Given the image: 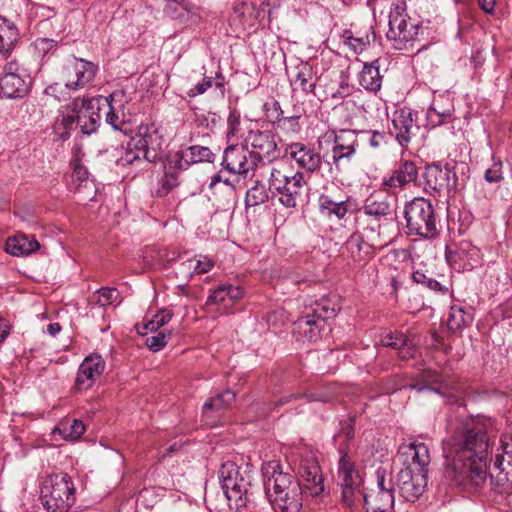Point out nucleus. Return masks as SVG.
Returning <instances> with one entry per match:
<instances>
[{
	"label": "nucleus",
	"mask_w": 512,
	"mask_h": 512,
	"mask_svg": "<svg viewBox=\"0 0 512 512\" xmlns=\"http://www.w3.org/2000/svg\"><path fill=\"white\" fill-rule=\"evenodd\" d=\"M446 476L462 491L480 494L488 477L490 443L486 420L466 416L456 420L444 441Z\"/></svg>",
	"instance_id": "f257e3e1"
},
{
	"label": "nucleus",
	"mask_w": 512,
	"mask_h": 512,
	"mask_svg": "<svg viewBox=\"0 0 512 512\" xmlns=\"http://www.w3.org/2000/svg\"><path fill=\"white\" fill-rule=\"evenodd\" d=\"M279 467L277 462L268 464L264 475L269 468L272 469V474L264 481L265 492L275 512H300L304 492L301 484L291 474L278 471Z\"/></svg>",
	"instance_id": "f03ea898"
},
{
	"label": "nucleus",
	"mask_w": 512,
	"mask_h": 512,
	"mask_svg": "<svg viewBox=\"0 0 512 512\" xmlns=\"http://www.w3.org/2000/svg\"><path fill=\"white\" fill-rule=\"evenodd\" d=\"M252 468L250 464L241 467L233 461H226L221 465L218 478L230 508L239 511L252 501Z\"/></svg>",
	"instance_id": "7ed1b4c3"
},
{
	"label": "nucleus",
	"mask_w": 512,
	"mask_h": 512,
	"mask_svg": "<svg viewBox=\"0 0 512 512\" xmlns=\"http://www.w3.org/2000/svg\"><path fill=\"white\" fill-rule=\"evenodd\" d=\"M405 229L408 236L432 239L439 234V214L429 199L415 197L404 206Z\"/></svg>",
	"instance_id": "20e7f679"
},
{
	"label": "nucleus",
	"mask_w": 512,
	"mask_h": 512,
	"mask_svg": "<svg viewBox=\"0 0 512 512\" xmlns=\"http://www.w3.org/2000/svg\"><path fill=\"white\" fill-rule=\"evenodd\" d=\"M270 193L285 208H296L304 201L306 181L304 173L285 167H272L268 178Z\"/></svg>",
	"instance_id": "39448f33"
},
{
	"label": "nucleus",
	"mask_w": 512,
	"mask_h": 512,
	"mask_svg": "<svg viewBox=\"0 0 512 512\" xmlns=\"http://www.w3.org/2000/svg\"><path fill=\"white\" fill-rule=\"evenodd\" d=\"M420 26L411 21L407 14L404 0H396L391 4L389 12V29L386 37L397 50H410L417 40Z\"/></svg>",
	"instance_id": "423d86ee"
},
{
	"label": "nucleus",
	"mask_w": 512,
	"mask_h": 512,
	"mask_svg": "<svg viewBox=\"0 0 512 512\" xmlns=\"http://www.w3.org/2000/svg\"><path fill=\"white\" fill-rule=\"evenodd\" d=\"M41 501L47 512L67 511L75 503V486L69 474L50 475L41 488Z\"/></svg>",
	"instance_id": "0eeeda50"
},
{
	"label": "nucleus",
	"mask_w": 512,
	"mask_h": 512,
	"mask_svg": "<svg viewBox=\"0 0 512 512\" xmlns=\"http://www.w3.org/2000/svg\"><path fill=\"white\" fill-rule=\"evenodd\" d=\"M326 136L333 139V146L330 153H324L323 162L329 173L338 174L355 156L359 134L352 130H341L338 134L332 131Z\"/></svg>",
	"instance_id": "6e6552de"
},
{
	"label": "nucleus",
	"mask_w": 512,
	"mask_h": 512,
	"mask_svg": "<svg viewBox=\"0 0 512 512\" xmlns=\"http://www.w3.org/2000/svg\"><path fill=\"white\" fill-rule=\"evenodd\" d=\"M98 64L84 58L74 57L63 66L64 89L78 91L89 87L98 73Z\"/></svg>",
	"instance_id": "1a4fd4ad"
},
{
	"label": "nucleus",
	"mask_w": 512,
	"mask_h": 512,
	"mask_svg": "<svg viewBox=\"0 0 512 512\" xmlns=\"http://www.w3.org/2000/svg\"><path fill=\"white\" fill-rule=\"evenodd\" d=\"M421 380L424 384H411L410 388L417 392L430 390L446 397L449 403H460V398L457 395L459 382L454 377L436 370L426 369L421 374Z\"/></svg>",
	"instance_id": "9d476101"
},
{
	"label": "nucleus",
	"mask_w": 512,
	"mask_h": 512,
	"mask_svg": "<svg viewBox=\"0 0 512 512\" xmlns=\"http://www.w3.org/2000/svg\"><path fill=\"white\" fill-rule=\"evenodd\" d=\"M298 483L304 493L319 496L324 492V479L316 456L312 452H305L300 456L297 466Z\"/></svg>",
	"instance_id": "9b49d317"
},
{
	"label": "nucleus",
	"mask_w": 512,
	"mask_h": 512,
	"mask_svg": "<svg viewBox=\"0 0 512 512\" xmlns=\"http://www.w3.org/2000/svg\"><path fill=\"white\" fill-rule=\"evenodd\" d=\"M163 143L161 129L154 122L139 125L136 135L132 137V145L142 150L143 159L149 163L160 159Z\"/></svg>",
	"instance_id": "f8f14e48"
},
{
	"label": "nucleus",
	"mask_w": 512,
	"mask_h": 512,
	"mask_svg": "<svg viewBox=\"0 0 512 512\" xmlns=\"http://www.w3.org/2000/svg\"><path fill=\"white\" fill-rule=\"evenodd\" d=\"M417 118V111L409 107L397 108L392 112L389 135L393 136L401 147L407 148L412 138L419 132Z\"/></svg>",
	"instance_id": "ddd939ff"
},
{
	"label": "nucleus",
	"mask_w": 512,
	"mask_h": 512,
	"mask_svg": "<svg viewBox=\"0 0 512 512\" xmlns=\"http://www.w3.org/2000/svg\"><path fill=\"white\" fill-rule=\"evenodd\" d=\"M19 63L13 58L4 65L0 75V99H22L30 92V80L18 74Z\"/></svg>",
	"instance_id": "4468645a"
},
{
	"label": "nucleus",
	"mask_w": 512,
	"mask_h": 512,
	"mask_svg": "<svg viewBox=\"0 0 512 512\" xmlns=\"http://www.w3.org/2000/svg\"><path fill=\"white\" fill-rule=\"evenodd\" d=\"M359 212L357 221L360 224H366L364 229L372 233L379 232L382 224L392 219V207L384 198L368 197Z\"/></svg>",
	"instance_id": "2eb2a0df"
},
{
	"label": "nucleus",
	"mask_w": 512,
	"mask_h": 512,
	"mask_svg": "<svg viewBox=\"0 0 512 512\" xmlns=\"http://www.w3.org/2000/svg\"><path fill=\"white\" fill-rule=\"evenodd\" d=\"M221 165L231 174L246 177L257 168V158L244 145H229L223 153Z\"/></svg>",
	"instance_id": "dca6fc26"
},
{
	"label": "nucleus",
	"mask_w": 512,
	"mask_h": 512,
	"mask_svg": "<svg viewBox=\"0 0 512 512\" xmlns=\"http://www.w3.org/2000/svg\"><path fill=\"white\" fill-rule=\"evenodd\" d=\"M424 190L426 192H447L457 189V176L454 168L446 164L443 168L432 164L425 168L423 173Z\"/></svg>",
	"instance_id": "f3484780"
},
{
	"label": "nucleus",
	"mask_w": 512,
	"mask_h": 512,
	"mask_svg": "<svg viewBox=\"0 0 512 512\" xmlns=\"http://www.w3.org/2000/svg\"><path fill=\"white\" fill-rule=\"evenodd\" d=\"M319 212L329 220L342 221L355 211L354 202L345 195L325 190L318 198Z\"/></svg>",
	"instance_id": "a211bd4d"
},
{
	"label": "nucleus",
	"mask_w": 512,
	"mask_h": 512,
	"mask_svg": "<svg viewBox=\"0 0 512 512\" xmlns=\"http://www.w3.org/2000/svg\"><path fill=\"white\" fill-rule=\"evenodd\" d=\"M190 166H192V164L190 163L184 148L169 155L164 165V175L160 180V188L157 192L158 195L165 196L173 188L177 187L180 183V174Z\"/></svg>",
	"instance_id": "6ab92c4d"
},
{
	"label": "nucleus",
	"mask_w": 512,
	"mask_h": 512,
	"mask_svg": "<svg viewBox=\"0 0 512 512\" xmlns=\"http://www.w3.org/2000/svg\"><path fill=\"white\" fill-rule=\"evenodd\" d=\"M399 459L403 464L402 469L414 470L420 474L428 475V466L431 461L429 448L420 442L402 444L399 447Z\"/></svg>",
	"instance_id": "aec40b11"
},
{
	"label": "nucleus",
	"mask_w": 512,
	"mask_h": 512,
	"mask_svg": "<svg viewBox=\"0 0 512 512\" xmlns=\"http://www.w3.org/2000/svg\"><path fill=\"white\" fill-rule=\"evenodd\" d=\"M105 367L106 363L101 355L93 353L86 356L78 368L74 390L81 392L92 388L103 374Z\"/></svg>",
	"instance_id": "412c9836"
},
{
	"label": "nucleus",
	"mask_w": 512,
	"mask_h": 512,
	"mask_svg": "<svg viewBox=\"0 0 512 512\" xmlns=\"http://www.w3.org/2000/svg\"><path fill=\"white\" fill-rule=\"evenodd\" d=\"M479 249L470 241H460L456 245L447 246V261L459 270H472L479 260Z\"/></svg>",
	"instance_id": "4be33fe9"
},
{
	"label": "nucleus",
	"mask_w": 512,
	"mask_h": 512,
	"mask_svg": "<svg viewBox=\"0 0 512 512\" xmlns=\"http://www.w3.org/2000/svg\"><path fill=\"white\" fill-rule=\"evenodd\" d=\"M246 142L251 145L253 149L251 152L257 158V162L260 159L271 162L280 155L275 136L271 131L250 130L246 137Z\"/></svg>",
	"instance_id": "5701e85b"
},
{
	"label": "nucleus",
	"mask_w": 512,
	"mask_h": 512,
	"mask_svg": "<svg viewBox=\"0 0 512 512\" xmlns=\"http://www.w3.org/2000/svg\"><path fill=\"white\" fill-rule=\"evenodd\" d=\"M286 156L291 158L298 168L308 173L319 170L322 166L323 156L315 149L302 142H293L286 147Z\"/></svg>",
	"instance_id": "b1692460"
},
{
	"label": "nucleus",
	"mask_w": 512,
	"mask_h": 512,
	"mask_svg": "<svg viewBox=\"0 0 512 512\" xmlns=\"http://www.w3.org/2000/svg\"><path fill=\"white\" fill-rule=\"evenodd\" d=\"M397 481L401 496L408 502H415L425 491L428 475L414 472V470L401 469Z\"/></svg>",
	"instance_id": "393cba45"
},
{
	"label": "nucleus",
	"mask_w": 512,
	"mask_h": 512,
	"mask_svg": "<svg viewBox=\"0 0 512 512\" xmlns=\"http://www.w3.org/2000/svg\"><path fill=\"white\" fill-rule=\"evenodd\" d=\"M418 176L416 164L410 160H403L385 176L382 180L384 190L394 192L397 189H404L407 185L414 182Z\"/></svg>",
	"instance_id": "a878e982"
},
{
	"label": "nucleus",
	"mask_w": 512,
	"mask_h": 512,
	"mask_svg": "<svg viewBox=\"0 0 512 512\" xmlns=\"http://www.w3.org/2000/svg\"><path fill=\"white\" fill-rule=\"evenodd\" d=\"M244 295V290L240 286L231 284L220 285L215 288L206 300V305H215L220 314H230L232 307Z\"/></svg>",
	"instance_id": "bb28decb"
},
{
	"label": "nucleus",
	"mask_w": 512,
	"mask_h": 512,
	"mask_svg": "<svg viewBox=\"0 0 512 512\" xmlns=\"http://www.w3.org/2000/svg\"><path fill=\"white\" fill-rule=\"evenodd\" d=\"M164 12L186 26L198 25L202 19L200 7L187 0H166Z\"/></svg>",
	"instance_id": "cd10ccee"
},
{
	"label": "nucleus",
	"mask_w": 512,
	"mask_h": 512,
	"mask_svg": "<svg viewBox=\"0 0 512 512\" xmlns=\"http://www.w3.org/2000/svg\"><path fill=\"white\" fill-rule=\"evenodd\" d=\"M91 102L86 97L73 99L67 113H62L53 124V132L58 140L66 141L71 136V131L77 126V110L80 106Z\"/></svg>",
	"instance_id": "c85d7f7f"
},
{
	"label": "nucleus",
	"mask_w": 512,
	"mask_h": 512,
	"mask_svg": "<svg viewBox=\"0 0 512 512\" xmlns=\"http://www.w3.org/2000/svg\"><path fill=\"white\" fill-rule=\"evenodd\" d=\"M20 31L10 19L0 15V59L8 61L20 44Z\"/></svg>",
	"instance_id": "c756f323"
},
{
	"label": "nucleus",
	"mask_w": 512,
	"mask_h": 512,
	"mask_svg": "<svg viewBox=\"0 0 512 512\" xmlns=\"http://www.w3.org/2000/svg\"><path fill=\"white\" fill-rule=\"evenodd\" d=\"M89 105L85 103L84 106H80L77 110V126L83 134L90 135L94 133L100 125V101L101 98H86Z\"/></svg>",
	"instance_id": "7c9ffc66"
},
{
	"label": "nucleus",
	"mask_w": 512,
	"mask_h": 512,
	"mask_svg": "<svg viewBox=\"0 0 512 512\" xmlns=\"http://www.w3.org/2000/svg\"><path fill=\"white\" fill-rule=\"evenodd\" d=\"M295 77L291 81L293 92L301 91L305 95L315 96L319 77L317 68L309 62H301L295 67Z\"/></svg>",
	"instance_id": "2f4dec72"
},
{
	"label": "nucleus",
	"mask_w": 512,
	"mask_h": 512,
	"mask_svg": "<svg viewBox=\"0 0 512 512\" xmlns=\"http://www.w3.org/2000/svg\"><path fill=\"white\" fill-rule=\"evenodd\" d=\"M427 125L434 128L454 119V105L449 99L434 100L426 113Z\"/></svg>",
	"instance_id": "473e14b6"
},
{
	"label": "nucleus",
	"mask_w": 512,
	"mask_h": 512,
	"mask_svg": "<svg viewBox=\"0 0 512 512\" xmlns=\"http://www.w3.org/2000/svg\"><path fill=\"white\" fill-rule=\"evenodd\" d=\"M40 248V244L33 235L18 233L9 237L5 243V251L16 257L28 256L35 253Z\"/></svg>",
	"instance_id": "72a5a7b5"
},
{
	"label": "nucleus",
	"mask_w": 512,
	"mask_h": 512,
	"mask_svg": "<svg viewBox=\"0 0 512 512\" xmlns=\"http://www.w3.org/2000/svg\"><path fill=\"white\" fill-rule=\"evenodd\" d=\"M229 23L236 31H246L257 25V12L247 3H240L233 7Z\"/></svg>",
	"instance_id": "f704fd0d"
},
{
	"label": "nucleus",
	"mask_w": 512,
	"mask_h": 512,
	"mask_svg": "<svg viewBox=\"0 0 512 512\" xmlns=\"http://www.w3.org/2000/svg\"><path fill=\"white\" fill-rule=\"evenodd\" d=\"M340 458L338 461V479L341 485L363 483L355 462L347 451V446L339 447Z\"/></svg>",
	"instance_id": "c9c22d12"
},
{
	"label": "nucleus",
	"mask_w": 512,
	"mask_h": 512,
	"mask_svg": "<svg viewBox=\"0 0 512 512\" xmlns=\"http://www.w3.org/2000/svg\"><path fill=\"white\" fill-rule=\"evenodd\" d=\"M105 154L112 158L117 166L122 167L140 162L143 159L142 150L132 145V138L126 145L106 149Z\"/></svg>",
	"instance_id": "e433bc0d"
},
{
	"label": "nucleus",
	"mask_w": 512,
	"mask_h": 512,
	"mask_svg": "<svg viewBox=\"0 0 512 512\" xmlns=\"http://www.w3.org/2000/svg\"><path fill=\"white\" fill-rule=\"evenodd\" d=\"M394 502V494L371 491L364 494L366 512H393Z\"/></svg>",
	"instance_id": "4c0bfd02"
},
{
	"label": "nucleus",
	"mask_w": 512,
	"mask_h": 512,
	"mask_svg": "<svg viewBox=\"0 0 512 512\" xmlns=\"http://www.w3.org/2000/svg\"><path fill=\"white\" fill-rule=\"evenodd\" d=\"M379 61L364 63L362 70L358 75L359 84L366 90L376 92L381 88L382 76L379 70Z\"/></svg>",
	"instance_id": "58836bf2"
},
{
	"label": "nucleus",
	"mask_w": 512,
	"mask_h": 512,
	"mask_svg": "<svg viewBox=\"0 0 512 512\" xmlns=\"http://www.w3.org/2000/svg\"><path fill=\"white\" fill-rule=\"evenodd\" d=\"M297 325L310 342H316L321 337L325 321L312 313L299 318Z\"/></svg>",
	"instance_id": "ea45409f"
},
{
	"label": "nucleus",
	"mask_w": 512,
	"mask_h": 512,
	"mask_svg": "<svg viewBox=\"0 0 512 512\" xmlns=\"http://www.w3.org/2000/svg\"><path fill=\"white\" fill-rule=\"evenodd\" d=\"M341 310L340 297L338 295H328L322 297L315 303L313 314L323 319L333 318Z\"/></svg>",
	"instance_id": "a19ab883"
},
{
	"label": "nucleus",
	"mask_w": 512,
	"mask_h": 512,
	"mask_svg": "<svg viewBox=\"0 0 512 512\" xmlns=\"http://www.w3.org/2000/svg\"><path fill=\"white\" fill-rule=\"evenodd\" d=\"M473 319V314L470 311L465 310L462 306L452 305L447 319V327L452 332L460 331L469 326Z\"/></svg>",
	"instance_id": "79ce46f5"
},
{
	"label": "nucleus",
	"mask_w": 512,
	"mask_h": 512,
	"mask_svg": "<svg viewBox=\"0 0 512 512\" xmlns=\"http://www.w3.org/2000/svg\"><path fill=\"white\" fill-rule=\"evenodd\" d=\"M235 401V393L225 390L211 397L203 405V415L208 417L212 412L220 413L227 409Z\"/></svg>",
	"instance_id": "37998d69"
},
{
	"label": "nucleus",
	"mask_w": 512,
	"mask_h": 512,
	"mask_svg": "<svg viewBox=\"0 0 512 512\" xmlns=\"http://www.w3.org/2000/svg\"><path fill=\"white\" fill-rule=\"evenodd\" d=\"M411 278L414 283L420 284L441 295H445L449 292L447 285L433 279L431 274L426 270L424 271L423 269H417L413 271Z\"/></svg>",
	"instance_id": "c03bdc74"
},
{
	"label": "nucleus",
	"mask_w": 512,
	"mask_h": 512,
	"mask_svg": "<svg viewBox=\"0 0 512 512\" xmlns=\"http://www.w3.org/2000/svg\"><path fill=\"white\" fill-rule=\"evenodd\" d=\"M269 192V189H266V186L262 181L256 180L252 187L246 192V207H256L266 203L269 200Z\"/></svg>",
	"instance_id": "a18cd8bd"
},
{
	"label": "nucleus",
	"mask_w": 512,
	"mask_h": 512,
	"mask_svg": "<svg viewBox=\"0 0 512 512\" xmlns=\"http://www.w3.org/2000/svg\"><path fill=\"white\" fill-rule=\"evenodd\" d=\"M54 432H59L66 440H77L84 434L85 426L79 419H67L62 421Z\"/></svg>",
	"instance_id": "49530a36"
},
{
	"label": "nucleus",
	"mask_w": 512,
	"mask_h": 512,
	"mask_svg": "<svg viewBox=\"0 0 512 512\" xmlns=\"http://www.w3.org/2000/svg\"><path fill=\"white\" fill-rule=\"evenodd\" d=\"M363 483L344 484L342 487V501L344 505L350 509L354 508L361 501L364 502V494L362 488Z\"/></svg>",
	"instance_id": "de8ad7c7"
},
{
	"label": "nucleus",
	"mask_w": 512,
	"mask_h": 512,
	"mask_svg": "<svg viewBox=\"0 0 512 512\" xmlns=\"http://www.w3.org/2000/svg\"><path fill=\"white\" fill-rule=\"evenodd\" d=\"M187 157L192 165L198 163H213L215 161V154L207 146L191 145L184 148Z\"/></svg>",
	"instance_id": "09e8293b"
},
{
	"label": "nucleus",
	"mask_w": 512,
	"mask_h": 512,
	"mask_svg": "<svg viewBox=\"0 0 512 512\" xmlns=\"http://www.w3.org/2000/svg\"><path fill=\"white\" fill-rule=\"evenodd\" d=\"M345 44L348 45L355 53L362 52L372 41L375 40V33L371 30V35H353L350 31H345Z\"/></svg>",
	"instance_id": "8fccbe9b"
},
{
	"label": "nucleus",
	"mask_w": 512,
	"mask_h": 512,
	"mask_svg": "<svg viewBox=\"0 0 512 512\" xmlns=\"http://www.w3.org/2000/svg\"><path fill=\"white\" fill-rule=\"evenodd\" d=\"M119 292L116 288L101 287L90 298V301L102 307L112 305L115 302H120Z\"/></svg>",
	"instance_id": "3c124183"
},
{
	"label": "nucleus",
	"mask_w": 512,
	"mask_h": 512,
	"mask_svg": "<svg viewBox=\"0 0 512 512\" xmlns=\"http://www.w3.org/2000/svg\"><path fill=\"white\" fill-rule=\"evenodd\" d=\"M32 46L35 56L44 60L49 55H54L58 47V42L50 38H37Z\"/></svg>",
	"instance_id": "603ef678"
},
{
	"label": "nucleus",
	"mask_w": 512,
	"mask_h": 512,
	"mask_svg": "<svg viewBox=\"0 0 512 512\" xmlns=\"http://www.w3.org/2000/svg\"><path fill=\"white\" fill-rule=\"evenodd\" d=\"M306 402H329L336 397V392L331 385H322L316 388L314 391L303 392Z\"/></svg>",
	"instance_id": "864d4df0"
},
{
	"label": "nucleus",
	"mask_w": 512,
	"mask_h": 512,
	"mask_svg": "<svg viewBox=\"0 0 512 512\" xmlns=\"http://www.w3.org/2000/svg\"><path fill=\"white\" fill-rule=\"evenodd\" d=\"M361 140L367 141L373 149H379L388 143L389 132H380L377 130H365L358 133Z\"/></svg>",
	"instance_id": "5fc2aeb1"
},
{
	"label": "nucleus",
	"mask_w": 512,
	"mask_h": 512,
	"mask_svg": "<svg viewBox=\"0 0 512 512\" xmlns=\"http://www.w3.org/2000/svg\"><path fill=\"white\" fill-rule=\"evenodd\" d=\"M173 317L169 309L159 310L151 319L143 323L145 332H156L159 328L167 324Z\"/></svg>",
	"instance_id": "6e6d98bb"
},
{
	"label": "nucleus",
	"mask_w": 512,
	"mask_h": 512,
	"mask_svg": "<svg viewBox=\"0 0 512 512\" xmlns=\"http://www.w3.org/2000/svg\"><path fill=\"white\" fill-rule=\"evenodd\" d=\"M371 492L394 494L395 485L391 474L386 469L378 468L376 470V490H371Z\"/></svg>",
	"instance_id": "4d7b16f0"
},
{
	"label": "nucleus",
	"mask_w": 512,
	"mask_h": 512,
	"mask_svg": "<svg viewBox=\"0 0 512 512\" xmlns=\"http://www.w3.org/2000/svg\"><path fill=\"white\" fill-rule=\"evenodd\" d=\"M241 131V114L236 108H233L230 110L227 117V141H231L233 138L240 137Z\"/></svg>",
	"instance_id": "13d9d810"
},
{
	"label": "nucleus",
	"mask_w": 512,
	"mask_h": 512,
	"mask_svg": "<svg viewBox=\"0 0 512 512\" xmlns=\"http://www.w3.org/2000/svg\"><path fill=\"white\" fill-rule=\"evenodd\" d=\"M380 343L382 346L391 347L398 351L403 346L409 345V338L402 332H389L382 335Z\"/></svg>",
	"instance_id": "bf43d9fd"
},
{
	"label": "nucleus",
	"mask_w": 512,
	"mask_h": 512,
	"mask_svg": "<svg viewBox=\"0 0 512 512\" xmlns=\"http://www.w3.org/2000/svg\"><path fill=\"white\" fill-rule=\"evenodd\" d=\"M116 94H113L109 97H106L102 99L105 103L104 106L106 107L107 111L105 112V119L106 122L113 127L114 130H120L123 131V124L124 121L120 119L118 114L115 111V107L113 106L114 97Z\"/></svg>",
	"instance_id": "052dcab7"
},
{
	"label": "nucleus",
	"mask_w": 512,
	"mask_h": 512,
	"mask_svg": "<svg viewBox=\"0 0 512 512\" xmlns=\"http://www.w3.org/2000/svg\"><path fill=\"white\" fill-rule=\"evenodd\" d=\"M300 118L301 114L284 116L275 127L288 134H298L301 131Z\"/></svg>",
	"instance_id": "680f3d73"
},
{
	"label": "nucleus",
	"mask_w": 512,
	"mask_h": 512,
	"mask_svg": "<svg viewBox=\"0 0 512 512\" xmlns=\"http://www.w3.org/2000/svg\"><path fill=\"white\" fill-rule=\"evenodd\" d=\"M510 471L499 473L495 478L491 477L492 490L499 495H508L512 487L508 479Z\"/></svg>",
	"instance_id": "e2e57ef3"
},
{
	"label": "nucleus",
	"mask_w": 512,
	"mask_h": 512,
	"mask_svg": "<svg viewBox=\"0 0 512 512\" xmlns=\"http://www.w3.org/2000/svg\"><path fill=\"white\" fill-rule=\"evenodd\" d=\"M170 338V332L161 331L156 335L148 337L146 339V345L151 351L158 352L167 345Z\"/></svg>",
	"instance_id": "0e129e2a"
},
{
	"label": "nucleus",
	"mask_w": 512,
	"mask_h": 512,
	"mask_svg": "<svg viewBox=\"0 0 512 512\" xmlns=\"http://www.w3.org/2000/svg\"><path fill=\"white\" fill-rule=\"evenodd\" d=\"M494 465L501 473L506 471L512 473V444L504 446V454L496 456Z\"/></svg>",
	"instance_id": "69168bd1"
},
{
	"label": "nucleus",
	"mask_w": 512,
	"mask_h": 512,
	"mask_svg": "<svg viewBox=\"0 0 512 512\" xmlns=\"http://www.w3.org/2000/svg\"><path fill=\"white\" fill-rule=\"evenodd\" d=\"M364 241L360 235H352L346 242V248L351 253V257L354 261H363L364 257L361 255Z\"/></svg>",
	"instance_id": "338daca9"
},
{
	"label": "nucleus",
	"mask_w": 512,
	"mask_h": 512,
	"mask_svg": "<svg viewBox=\"0 0 512 512\" xmlns=\"http://www.w3.org/2000/svg\"><path fill=\"white\" fill-rule=\"evenodd\" d=\"M264 111L268 120L275 126L284 115L280 103L277 100L266 102L264 104Z\"/></svg>",
	"instance_id": "774afa93"
}]
</instances>
